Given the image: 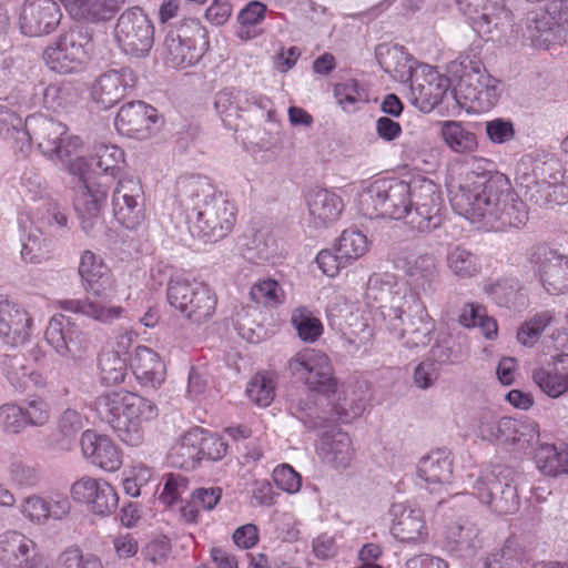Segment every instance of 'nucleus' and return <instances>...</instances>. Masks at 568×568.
<instances>
[{"label":"nucleus","mask_w":568,"mask_h":568,"mask_svg":"<svg viewBox=\"0 0 568 568\" xmlns=\"http://www.w3.org/2000/svg\"><path fill=\"white\" fill-rule=\"evenodd\" d=\"M523 285L515 278H503L485 285V293L500 307L524 305Z\"/></svg>","instance_id":"42"},{"label":"nucleus","mask_w":568,"mask_h":568,"mask_svg":"<svg viewBox=\"0 0 568 568\" xmlns=\"http://www.w3.org/2000/svg\"><path fill=\"white\" fill-rule=\"evenodd\" d=\"M247 103L245 92L234 88H225L216 93L214 106L225 125L235 129V121L241 118V112L246 109Z\"/></svg>","instance_id":"41"},{"label":"nucleus","mask_w":568,"mask_h":568,"mask_svg":"<svg viewBox=\"0 0 568 568\" xmlns=\"http://www.w3.org/2000/svg\"><path fill=\"white\" fill-rule=\"evenodd\" d=\"M368 250V241L366 235L357 230H345L338 239L336 251L339 257L345 261L356 260L363 256Z\"/></svg>","instance_id":"55"},{"label":"nucleus","mask_w":568,"mask_h":568,"mask_svg":"<svg viewBox=\"0 0 568 568\" xmlns=\"http://www.w3.org/2000/svg\"><path fill=\"white\" fill-rule=\"evenodd\" d=\"M291 323L304 342H315L323 333V325L306 307H298L292 313Z\"/></svg>","instance_id":"53"},{"label":"nucleus","mask_w":568,"mask_h":568,"mask_svg":"<svg viewBox=\"0 0 568 568\" xmlns=\"http://www.w3.org/2000/svg\"><path fill=\"white\" fill-rule=\"evenodd\" d=\"M325 365V354L314 348H304L296 353L288 362L287 369L291 375L306 383V378Z\"/></svg>","instance_id":"44"},{"label":"nucleus","mask_w":568,"mask_h":568,"mask_svg":"<svg viewBox=\"0 0 568 568\" xmlns=\"http://www.w3.org/2000/svg\"><path fill=\"white\" fill-rule=\"evenodd\" d=\"M176 196L184 209L193 237L216 242L224 239L236 221V207L206 176H182Z\"/></svg>","instance_id":"2"},{"label":"nucleus","mask_w":568,"mask_h":568,"mask_svg":"<svg viewBox=\"0 0 568 568\" xmlns=\"http://www.w3.org/2000/svg\"><path fill=\"white\" fill-rule=\"evenodd\" d=\"M447 266L459 278H470L480 272L477 256L463 246H455L447 253Z\"/></svg>","instance_id":"45"},{"label":"nucleus","mask_w":568,"mask_h":568,"mask_svg":"<svg viewBox=\"0 0 568 568\" xmlns=\"http://www.w3.org/2000/svg\"><path fill=\"white\" fill-rule=\"evenodd\" d=\"M511 423L505 443H511L520 449H526L539 442V426L535 420L511 418Z\"/></svg>","instance_id":"52"},{"label":"nucleus","mask_w":568,"mask_h":568,"mask_svg":"<svg viewBox=\"0 0 568 568\" xmlns=\"http://www.w3.org/2000/svg\"><path fill=\"white\" fill-rule=\"evenodd\" d=\"M163 47L165 61L171 67L193 65L209 48L206 30L199 20H186L168 31Z\"/></svg>","instance_id":"9"},{"label":"nucleus","mask_w":568,"mask_h":568,"mask_svg":"<svg viewBox=\"0 0 568 568\" xmlns=\"http://www.w3.org/2000/svg\"><path fill=\"white\" fill-rule=\"evenodd\" d=\"M460 10L469 16L478 32L504 31L511 26V12L504 0H456Z\"/></svg>","instance_id":"21"},{"label":"nucleus","mask_w":568,"mask_h":568,"mask_svg":"<svg viewBox=\"0 0 568 568\" xmlns=\"http://www.w3.org/2000/svg\"><path fill=\"white\" fill-rule=\"evenodd\" d=\"M92 50V33L87 27L77 26L63 32L43 52L47 65L59 73H70L83 63Z\"/></svg>","instance_id":"12"},{"label":"nucleus","mask_w":568,"mask_h":568,"mask_svg":"<svg viewBox=\"0 0 568 568\" xmlns=\"http://www.w3.org/2000/svg\"><path fill=\"white\" fill-rule=\"evenodd\" d=\"M534 459L537 468L547 476L568 474V448L542 443L537 447Z\"/></svg>","instance_id":"40"},{"label":"nucleus","mask_w":568,"mask_h":568,"mask_svg":"<svg viewBox=\"0 0 568 568\" xmlns=\"http://www.w3.org/2000/svg\"><path fill=\"white\" fill-rule=\"evenodd\" d=\"M449 538L456 544L459 551L465 556H474L479 548L481 541L479 539V529L474 525H456L449 529Z\"/></svg>","instance_id":"56"},{"label":"nucleus","mask_w":568,"mask_h":568,"mask_svg":"<svg viewBox=\"0 0 568 568\" xmlns=\"http://www.w3.org/2000/svg\"><path fill=\"white\" fill-rule=\"evenodd\" d=\"M91 165L81 156L70 161L68 165V172L73 176L71 181L73 206L82 230L89 235L102 225V211L109 191L105 182L102 181L105 174H98Z\"/></svg>","instance_id":"6"},{"label":"nucleus","mask_w":568,"mask_h":568,"mask_svg":"<svg viewBox=\"0 0 568 568\" xmlns=\"http://www.w3.org/2000/svg\"><path fill=\"white\" fill-rule=\"evenodd\" d=\"M283 292L274 280H265L254 284L250 291V297L256 304L276 306L282 303Z\"/></svg>","instance_id":"61"},{"label":"nucleus","mask_w":568,"mask_h":568,"mask_svg":"<svg viewBox=\"0 0 568 568\" xmlns=\"http://www.w3.org/2000/svg\"><path fill=\"white\" fill-rule=\"evenodd\" d=\"M290 410L306 428L312 430L327 428L333 422L332 418L318 414L311 395H307L306 398L293 400Z\"/></svg>","instance_id":"46"},{"label":"nucleus","mask_w":568,"mask_h":568,"mask_svg":"<svg viewBox=\"0 0 568 568\" xmlns=\"http://www.w3.org/2000/svg\"><path fill=\"white\" fill-rule=\"evenodd\" d=\"M24 361L26 358L20 354H4L0 356V365L7 378L16 389L23 388L28 379Z\"/></svg>","instance_id":"60"},{"label":"nucleus","mask_w":568,"mask_h":568,"mask_svg":"<svg viewBox=\"0 0 568 568\" xmlns=\"http://www.w3.org/2000/svg\"><path fill=\"white\" fill-rule=\"evenodd\" d=\"M525 28L524 36L536 47L547 49L554 42L566 41L551 3L546 9L529 11L525 18Z\"/></svg>","instance_id":"24"},{"label":"nucleus","mask_w":568,"mask_h":568,"mask_svg":"<svg viewBox=\"0 0 568 568\" xmlns=\"http://www.w3.org/2000/svg\"><path fill=\"white\" fill-rule=\"evenodd\" d=\"M36 550V542L21 532L7 531L0 536V561L8 568L21 567Z\"/></svg>","instance_id":"37"},{"label":"nucleus","mask_w":568,"mask_h":568,"mask_svg":"<svg viewBox=\"0 0 568 568\" xmlns=\"http://www.w3.org/2000/svg\"><path fill=\"white\" fill-rule=\"evenodd\" d=\"M532 379L549 397L557 398L568 392V373H559L556 367L534 369Z\"/></svg>","instance_id":"47"},{"label":"nucleus","mask_w":568,"mask_h":568,"mask_svg":"<svg viewBox=\"0 0 568 568\" xmlns=\"http://www.w3.org/2000/svg\"><path fill=\"white\" fill-rule=\"evenodd\" d=\"M410 201V207L404 217L410 229L429 233L442 225L443 199L436 183L428 179L414 181Z\"/></svg>","instance_id":"15"},{"label":"nucleus","mask_w":568,"mask_h":568,"mask_svg":"<svg viewBox=\"0 0 568 568\" xmlns=\"http://www.w3.org/2000/svg\"><path fill=\"white\" fill-rule=\"evenodd\" d=\"M364 298L369 306L381 310L389 329H397L406 313V288L393 273H373L366 284Z\"/></svg>","instance_id":"11"},{"label":"nucleus","mask_w":568,"mask_h":568,"mask_svg":"<svg viewBox=\"0 0 568 568\" xmlns=\"http://www.w3.org/2000/svg\"><path fill=\"white\" fill-rule=\"evenodd\" d=\"M375 57L382 69L402 83H406L415 75L414 61L403 47L386 43L377 45Z\"/></svg>","instance_id":"32"},{"label":"nucleus","mask_w":568,"mask_h":568,"mask_svg":"<svg viewBox=\"0 0 568 568\" xmlns=\"http://www.w3.org/2000/svg\"><path fill=\"white\" fill-rule=\"evenodd\" d=\"M0 135L13 140L20 151H24V146L29 148L33 140L43 155L60 161L69 158L81 145L78 136H67L63 123L42 114L29 116L23 125L20 118L8 111L0 112Z\"/></svg>","instance_id":"3"},{"label":"nucleus","mask_w":568,"mask_h":568,"mask_svg":"<svg viewBox=\"0 0 568 568\" xmlns=\"http://www.w3.org/2000/svg\"><path fill=\"white\" fill-rule=\"evenodd\" d=\"M159 121L158 112L153 106L135 101L121 106L114 124L121 134L144 140L156 129Z\"/></svg>","instance_id":"22"},{"label":"nucleus","mask_w":568,"mask_h":568,"mask_svg":"<svg viewBox=\"0 0 568 568\" xmlns=\"http://www.w3.org/2000/svg\"><path fill=\"white\" fill-rule=\"evenodd\" d=\"M166 295L170 305L193 324L201 325L215 313L217 298L204 283L172 280Z\"/></svg>","instance_id":"10"},{"label":"nucleus","mask_w":568,"mask_h":568,"mask_svg":"<svg viewBox=\"0 0 568 568\" xmlns=\"http://www.w3.org/2000/svg\"><path fill=\"white\" fill-rule=\"evenodd\" d=\"M390 531L402 542H416L427 536L424 515L420 509L410 508L405 504H393Z\"/></svg>","instance_id":"28"},{"label":"nucleus","mask_w":568,"mask_h":568,"mask_svg":"<svg viewBox=\"0 0 568 568\" xmlns=\"http://www.w3.org/2000/svg\"><path fill=\"white\" fill-rule=\"evenodd\" d=\"M72 498L87 505L89 511L105 517L115 511L119 496L113 486L104 479L82 477L71 487Z\"/></svg>","instance_id":"19"},{"label":"nucleus","mask_w":568,"mask_h":568,"mask_svg":"<svg viewBox=\"0 0 568 568\" xmlns=\"http://www.w3.org/2000/svg\"><path fill=\"white\" fill-rule=\"evenodd\" d=\"M322 449L326 453L327 460L337 467H346L353 457L351 439L345 433L326 437L322 443Z\"/></svg>","instance_id":"51"},{"label":"nucleus","mask_w":568,"mask_h":568,"mask_svg":"<svg viewBox=\"0 0 568 568\" xmlns=\"http://www.w3.org/2000/svg\"><path fill=\"white\" fill-rule=\"evenodd\" d=\"M510 425V417H498L494 412L486 409L478 415L475 432L483 440L505 443Z\"/></svg>","instance_id":"43"},{"label":"nucleus","mask_w":568,"mask_h":568,"mask_svg":"<svg viewBox=\"0 0 568 568\" xmlns=\"http://www.w3.org/2000/svg\"><path fill=\"white\" fill-rule=\"evenodd\" d=\"M62 18L60 4L54 0H24L19 12V28L29 37L53 32Z\"/></svg>","instance_id":"18"},{"label":"nucleus","mask_w":568,"mask_h":568,"mask_svg":"<svg viewBox=\"0 0 568 568\" xmlns=\"http://www.w3.org/2000/svg\"><path fill=\"white\" fill-rule=\"evenodd\" d=\"M552 320L554 313L551 311L536 313L518 327L517 341L526 347H532L539 341L544 331L551 324Z\"/></svg>","instance_id":"48"},{"label":"nucleus","mask_w":568,"mask_h":568,"mask_svg":"<svg viewBox=\"0 0 568 568\" xmlns=\"http://www.w3.org/2000/svg\"><path fill=\"white\" fill-rule=\"evenodd\" d=\"M374 327L366 321L356 318L349 323V331L344 334V338L355 352H368L373 346Z\"/></svg>","instance_id":"57"},{"label":"nucleus","mask_w":568,"mask_h":568,"mask_svg":"<svg viewBox=\"0 0 568 568\" xmlns=\"http://www.w3.org/2000/svg\"><path fill=\"white\" fill-rule=\"evenodd\" d=\"M45 339L63 357H81L85 349L82 332L63 315L50 320Z\"/></svg>","instance_id":"25"},{"label":"nucleus","mask_w":568,"mask_h":568,"mask_svg":"<svg viewBox=\"0 0 568 568\" xmlns=\"http://www.w3.org/2000/svg\"><path fill=\"white\" fill-rule=\"evenodd\" d=\"M418 475L429 484H448L453 477V459L444 450H435L422 458Z\"/></svg>","instance_id":"39"},{"label":"nucleus","mask_w":568,"mask_h":568,"mask_svg":"<svg viewBox=\"0 0 568 568\" xmlns=\"http://www.w3.org/2000/svg\"><path fill=\"white\" fill-rule=\"evenodd\" d=\"M447 71L457 79L456 90L469 101L493 106L498 99V81L487 73L480 60L459 55L448 64Z\"/></svg>","instance_id":"8"},{"label":"nucleus","mask_w":568,"mask_h":568,"mask_svg":"<svg viewBox=\"0 0 568 568\" xmlns=\"http://www.w3.org/2000/svg\"><path fill=\"white\" fill-rule=\"evenodd\" d=\"M529 262L540 284L550 295L565 294L568 291V257L545 245L535 246Z\"/></svg>","instance_id":"16"},{"label":"nucleus","mask_w":568,"mask_h":568,"mask_svg":"<svg viewBox=\"0 0 568 568\" xmlns=\"http://www.w3.org/2000/svg\"><path fill=\"white\" fill-rule=\"evenodd\" d=\"M143 199L141 182L133 176L120 180L113 191V214L128 230L138 229L144 221Z\"/></svg>","instance_id":"17"},{"label":"nucleus","mask_w":568,"mask_h":568,"mask_svg":"<svg viewBox=\"0 0 568 568\" xmlns=\"http://www.w3.org/2000/svg\"><path fill=\"white\" fill-rule=\"evenodd\" d=\"M311 223L316 227H327L335 223L342 211L343 201L326 189H312L306 196Z\"/></svg>","instance_id":"31"},{"label":"nucleus","mask_w":568,"mask_h":568,"mask_svg":"<svg viewBox=\"0 0 568 568\" xmlns=\"http://www.w3.org/2000/svg\"><path fill=\"white\" fill-rule=\"evenodd\" d=\"M30 329L28 313L14 302L0 297V337L11 346L27 342Z\"/></svg>","instance_id":"29"},{"label":"nucleus","mask_w":568,"mask_h":568,"mask_svg":"<svg viewBox=\"0 0 568 568\" xmlns=\"http://www.w3.org/2000/svg\"><path fill=\"white\" fill-rule=\"evenodd\" d=\"M80 445L83 456L93 465L106 471H115L120 468L122 464L120 453L106 436L85 430L82 433Z\"/></svg>","instance_id":"30"},{"label":"nucleus","mask_w":568,"mask_h":568,"mask_svg":"<svg viewBox=\"0 0 568 568\" xmlns=\"http://www.w3.org/2000/svg\"><path fill=\"white\" fill-rule=\"evenodd\" d=\"M135 82L134 72L128 68L110 70L99 77L91 94L98 104L108 109L120 102L126 90L133 88Z\"/></svg>","instance_id":"26"},{"label":"nucleus","mask_w":568,"mask_h":568,"mask_svg":"<svg viewBox=\"0 0 568 568\" xmlns=\"http://www.w3.org/2000/svg\"><path fill=\"white\" fill-rule=\"evenodd\" d=\"M114 38L124 54L145 58L154 44V26L142 9L133 7L118 18Z\"/></svg>","instance_id":"13"},{"label":"nucleus","mask_w":568,"mask_h":568,"mask_svg":"<svg viewBox=\"0 0 568 568\" xmlns=\"http://www.w3.org/2000/svg\"><path fill=\"white\" fill-rule=\"evenodd\" d=\"M484 568H532V565L521 541L510 536L487 555Z\"/></svg>","instance_id":"33"},{"label":"nucleus","mask_w":568,"mask_h":568,"mask_svg":"<svg viewBox=\"0 0 568 568\" xmlns=\"http://www.w3.org/2000/svg\"><path fill=\"white\" fill-rule=\"evenodd\" d=\"M450 204L459 215L476 222L493 217L499 227H520L528 221L526 204L503 175L467 172L456 190H450Z\"/></svg>","instance_id":"1"},{"label":"nucleus","mask_w":568,"mask_h":568,"mask_svg":"<svg viewBox=\"0 0 568 568\" xmlns=\"http://www.w3.org/2000/svg\"><path fill=\"white\" fill-rule=\"evenodd\" d=\"M43 105L52 111L64 109L74 103L78 92L71 83L57 82L41 88Z\"/></svg>","instance_id":"50"},{"label":"nucleus","mask_w":568,"mask_h":568,"mask_svg":"<svg viewBox=\"0 0 568 568\" xmlns=\"http://www.w3.org/2000/svg\"><path fill=\"white\" fill-rule=\"evenodd\" d=\"M94 408L98 417L130 446H138L142 442L141 422L158 416L154 403L128 390L108 392L98 396Z\"/></svg>","instance_id":"4"},{"label":"nucleus","mask_w":568,"mask_h":568,"mask_svg":"<svg viewBox=\"0 0 568 568\" xmlns=\"http://www.w3.org/2000/svg\"><path fill=\"white\" fill-rule=\"evenodd\" d=\"M565 178L564 166L555 156H546L545 160H536L531 173H523L517 176L521 187L531 190L534 186H562Z\"/></svg>","instance_id":"34"},{"label":"nucleus","mask_w":568,"mask_h":568,"mask_svg":"<svg viewBox=\"0 0 568 568\" xmlns=\"http://www.w3.org/2000/svg\"><path fill=\"white\" fill-rule=\"evenodd\" d=\"M414 182L382 179L373 182L359 196L358 209L368 219L405 217L412 204Z\"/></svg>","instance_id":"7"},{"label":"nucleus","mask_w":568,"mask_h":568,"mask_svg":"<svg viewBox=\"0 0 568 568\" xmlns=\"http://www.w3.org/2000/svg\"><path fill=\"white\" fill-rule=\"evenodd\" d=\"M181 449H192V457L202 454L217 460L225 456L227 445L219 437L206 435L201 428H193L181 438Z\"/></svg>","instance_id":"38"},{"label":"nucleus","mask_w":568,"mask_h":568,"mask_svg":"<svg viewBox=\"0 0 568 568\" xmlns=\"http://www.w3.org/2000/svg\"><path fill=\"white\" fill-rule=\"evenodd\" d=\"M124 153L116 145L101 144L95 150V166L103 173L115 176L120 170L119 163L123 161Z\"/></svg>","instance_id":"64"},{"label":"nucleus","mask_w":568,"mask_h":568,"mask_svg":"<svg viewBox=\"0 0 568 568\" xmlns=\"http://www.w3.org/2000/svg\"><path fill=\"white\" fill-rule=\"evenodd\" d=\"M37 214L38 221L43 226L62 230L68 225L65 209L53 199L41 200L38 204Z\"/></svg>","instance_id":"58"},{"label":"nucleus","mask_w":568,"mask_h":568,"mask_svg":"<svg viewBox=\"0 0 568 568\" xmlns=\"http://www.w3.org/2000/svg\"><path fill=\"white\" fill-rule=\"evenodd\" d=\"M306 385L310 389L318 393L329 394L336 392L337 381L333 377V368L326 354L325 365L323 364L321 368H316L315 372L313 371L312 375L306 378Z\"/></svg>","instance_id":"63"},{"label":"nucleus","mask_w":568,"mask_h":568,"mask_svg":"<svg viewBox=\"0 0 568 568\" xmlns=\"http://www.w3.org/2000/svg\"><path fill=\"white\" fill-rule=\"evenodd\" d=\"M101 378L106 385L119 384L124 381L126 374V358L119 352H104L99 359Z\"/></svg>","instance_id":"54"},{"label":"nucleus","mask_w":568,"mask_h":568,"mask_svg":"<svg viewBox=\"0 0 568 568\" xmlns=\"http://www.w3.org/2000/svg\"><path fill=\"white\" fill-rule=\"evenodd\" d=\"M79 275L87 292L98 300H64L60 302L61 308L79 313L102 323H110L118 318L123 308L120 306H106L111 293L106 285H110L109 268L93 252L84 251L81 255Z\"/></svg>","instance_id":"5"},{"label":"nucleus","mask_w":568,"mask_h":568,"mask_svg":"<svg viewBox=\"0 0 568 568\" xmlns=\"http://www.w3.org/2000/svg\"><path fill=\"white\" fill-rule=\"evenodd\" d=\"M442 135L455 152H471L477 148L476 135L466 130L462 123L447 121L443 124Z\"/></svg>","instance_id":"49"},{"label":"nucleus","mask_w":568,"mask_h":568,"mask_svg":"<svg viewBox=\"0 0 568 568\" xmlns=\"http://www.w3.org/2000/svg\"><path fill=\"white\" fill-rule=\"evenodd\" d=\"M409 313L405 321L402 317L400 326L396 329L408 348L425 347L432 341L436 328L435 321L429 316L426 307L419 303L408 306Z\"/></svg>","instance_id":"27"},{"label":"nucleus","mask_w":568,"mask_h":568,"mask_svg":"<svg viewBox=\"0 0 568 568\" xmlns=\"http://www.w3.org/2000/svg\"><path fill=\"white\" fill-rule=\"evenodd\" d=\"M397 266L403 268L416 294H434L439 281V268L433 254L424 253L417 256L398 257Z\"/></svg>","instance_id":"23"},{"label":"nucleus","mask_w":568,"mask_h":568,"mask_svg":"<svg viewBox=\"0 0 568 568\" xmlns=\"http://www.w3.org/2000/svg\"><path fill=\"white\" fill-rule=\"evenodd\" d=\"M131 367L138 381L144 386L156 387L165 378V366L151 348L139 345L131 359Z\"/></svg>","instance_id":"35"},{"label":"nucleus","mask_w":568,"mask_h":568,"mask_svg":"<svg viewBox=\"0 0 568 568\" xmlns=\"http://www.w3.org/2000/svg\"><path fill=\"white\" fill-rule=\"evenodd\" d=\"M275 385L271 376L264 373L256 374L247 385L246 395L261 407L268 406L274 399Z\"/></svg>","instance_id":"59"},{"label":"nucleus","mask_w":568,"mask_h":568,"mask_svg":"<svg viewBox=\"0 0 568 568\" xmlns=\"http://www.w3.org/2000/svg\"><path fill=\"white\" fill-rule=\"evenodd\" d=\"M430 354L432 362L440 365L455 364L462 356L460 346L449 335L438 337Z\"/></svg>","instance_id":"62"},{"label":"nucleus","mask_w":568,"mask_h":568,"mask_svg":"<svg viewBox=\"0 0 568 568\" xmlns=\"http://www.w3.org/2000/svg\"><path fill=\"white\" fill-rule=\"evenodd\" d=\"M450 81L435 68L424 65L410 80L412 102L425 113L433 111L443 100Z\"/></svg>","instance_id":"20"},{"label":"nucleus","mask_w":568,"mask_h":568,"mask_svg":"<svg viewBox=\"0 0 568 568\" xmlns=\"http://www.w3.org/2000/svg\"><path fill=\"white\" fill-rule=\"evenodd\" d=\"M478 498L499 515L514 514L520 499L509 468L496 466L474 485Z\"/></svg>","instance_id":"14"},{"label":"nucleus","mask_w":568,"mask_h":568,"mask_svg":"<svg viewBox=\"0 0 568 568\" xmlns=\"http://www.w3.org/2000/svg\"><path fill=\"white\" fill-rule=\"evenodd\" d=\"M123 2L124 0H63L73 19L89 22L112 19Z\"/></svg>","instance_id":"36"}]
</instances>
